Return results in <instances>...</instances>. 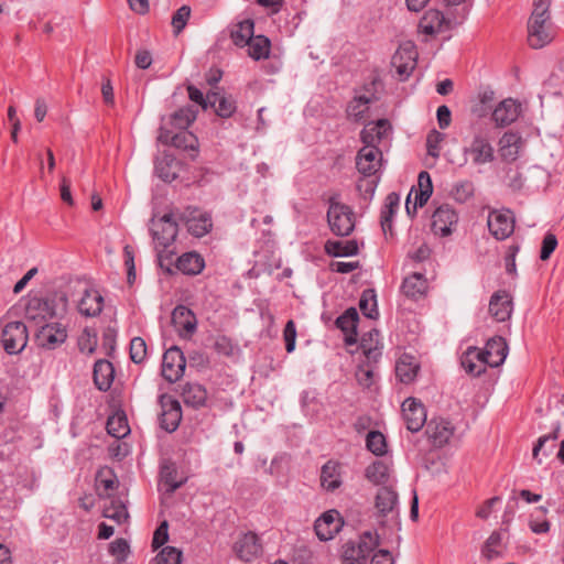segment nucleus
Returning <instances> with one entry per match:
<instances>
[{"label":"nucleus","instance_id":"obj_1","mask_svg":"<svg viewBox=\"0 0 564 564\" xmlns=\"http://www.w3.org/2000/svg\"><path fill=\"white\" fill-rule=\"evenodd\" d=\"M67 299L64 293L46 296H31L25 306V318L31 327L50 323L66 312Z\"/></svg>","mask_w":564,"mask_h":564},{"label":"nucleus","instance_id":"obj_2","mask_svg":"<svg viewBox=\"0 0 564 564\" xmlns=\"http://www.w3.org/2000/svg\"><path fill=\"white\" fill-rule=\"evenodd\" d=\"M327 223L330 231L338 237H347L355 229V214L350 206L337 200L336 196L328 199Z\"/></svg>","mask_w":564,"mask_h":564},{"label":"nucleus","instance_id":"obj_3","mask_svg":"<svg viewBox=\"0 0 564 564\" xmlns=\"http://www.w3.org/2000/svg\"><path fill=\"white\" fill-rule=\"evenodd\" d=\"M380 544L377 532L365 531L357 542L349 541L344 545L343 561L365 564L368 556Z\"/></svg>","mask_w":564,"mask_h":564},{"label":"nucleus","instance_id":"obj_4","mask_svg":"<svg viewBox=\"0 0 564 564\" xmlns=\"http://www.w3.org/2000/svg\"><path fill=\"white\" fill-rule=\"evenodd\" d=\"M417 50L413 42L406 41L402 43L392 55L391 65L395 68L399 80H406L417 64Z\"/></svg>","mask_w":564,"mask_h":564},{"label":"nucleus","instance_id":"obj_5","mask_svg":"<svg viewBox=\"0 0 564 564\" xmlns=\"http://www.w3.org/2000/svg\"><path fill=\"white\" fill-rule=\"evenodd\" d=\"M28 338V328L19 321L7 323L1 330V344L9 355L20 354L25 348Z\"/></svg>","mask_w":564,"mask_h":564},{"label":"nucleus","instance_id":"obj_6","mask_svg":"<svg viewBox=\"0 0 564 564\" xmlns=\"http://www.w3.org/2000/svg\"><path fill=\"white\" fill-rule=\"evenodd\" d=\"M34 338L39 347L53 350L61 346L67 338V329L61 323L52 321L36 326Z\"/></svg>","mask_w":564,"mask_h":564},{"label":"nucleus","instance_id":"obj_7","mask_svg":"<svg viewBox=\"0 0 564 564\" xmlns=\"http://www.w3.org/2000/svg\"><path fill=\"white\" fill-rule=\"evenodd\" d=\"M161 413L159 422L162 430L173 433L180 426L183 417L181 403L170 394H161L159 398Z\"/></svg>","mask_w":564,"mask_h":564},{"label":"nucleus","instance_id":"obj_8","mask_svg":"<svg viewBox=\"0 0 564 564\" xmlns=\"http://www.w3.org/2000/svg\"><path fill=\"white\" fill-rule=\"evenodd\" d=\"M108 436L112 438H126L130 435L131 429L128 416L121 408V399L111 393V400H108Z\"/></svg>","mask_w":564,"mask_h":564},{"label":"nucleus","instance_id":"obj_9","mask_svg":"<svg viewBox=\"0 0 564 564\" xmlns=\"http://www.w3.org/2000/svg\"><path fill=\"white\" fill-rule=\"evenodd\" d=\"M186 358L177 346L164 351L162 358V377L170 383L178 381L185 371Z\"/></svg>","mask_w":564,"mask_h":564},{"label":"nucleus","instance_id":"obj_10","mask_svg":"<svg viewBox=\"0 0 564 564\" xmlns=\"http://www.w3.org/2000/svg\"><path fill=\"white\" fill-rule=\"evenodd\" d=\"M514 216L510 209L492 210L488 216V229L497 240H505L514 231Z\"/></svg>","mask_w":564,"mask_h":564},{"label":"nucleus","instance_id":"obj_11","mask_svg":"<svg viewBox=\"0 0 564 564\" xmlns=\"http://www.w3.org/2000/svg\"><path fill=\"white\" fill-rule=\"evenodd\" d=\"M232 550L240 561L251 562L262 554L263 547L259 535L248 531L239 535L234 543Z\"/></svg>","mask_w":564,"mask_h":564},{"label":"nucleus","instance_id":"obj_12","mask_svg":"<svg viewBox=\"0 0 564 564\" xmlns=\"http://www.w3.org/2000/svg\"><path fill=\"white\" fill-rule=\"evenodd\" d=\"M382 152L379 147H362L356 155V169L364 177L377 174L381 165Z\"/></svg>","mask_w":564,"mask_h":564},{"label":"nucleus","instance_id":"obj_13","mask_svg":"<svg viewBox=\"0 0 564 564\" xmlns=\"http://www.w3.org/2000/svg\"><path fill=\"white\" fill-rule=\"evenodd\" d=\"M457 223L458 215L448 204L441 205L432 215V230L442 237L451 235Z\"/></svg>","mask_w":564,"mask_h":564},{"label":"nucleus","instance_id":"obj_14","mask_svg":"<svg viewBox=\"0 0 564 564\" xmlns=\"http://www.w3.org/2000/svg\"><path fill=\"white\" fill-rule=\"evenodd\" d=\"M402 415L406 429L411 432H419L426 423V410L422 402L415 398H408L402 403Z\"/></svg>","mask_w":564,"mask_h":564},{"label":"nucleus","instance_id":"obj_15","mask_svg":"<svg viewBox=\"0 0 564 564\" xmlns=\"http://www.w3.org/2000/svg\"><path fill=\"white\" fill-rule=\"evenodd\" d=\"M465 154H470L475 165L491 163L495 160V149L488 137L478 133L475 134L468 148L464 150Z\"/></svg>","mask_w":564,"mask_h":564},{"label":"nucleus","instance_id":"obj_16","mask_svg":"<svg viewBox=\"0 0 564 564\" xmlns=\"http://www.w3.org/2000/svg\"><path fill=\"white\" fill-rule=\"evenodd\" d=\"M343 523L337 510H328L315 521L314 530L321 541H328L339 532Z\"/></svg>","mask_w":564,"mask_h":564},{"label":"nucleus","instance_id":"obj_17","mask_svg":"<svg viewBox=\"0 0 564 564\" xmlns=\"http://www.w3.org/2000/svg\"><path fill=\"white\" fill-rule=\"evenodd\" d=\"M153 240L163 248L172 245L177 236V223L172 213L163 215L152 230Z\"/></svg>","mask_w":564,"mask_h":564},{"label":"nucleus","instance_id":"obj_18","mask_svg":"<svg viewBox=\"0 0 564 564\" xmlns=\"http://www.w3.org/2000/svg\"><path fill=\"white\" fill-rule=\"evenodd\" d=\"M454 426L444 419H432L425 430L432 446L441 448L445 446L454 435Z\"/></svg>","mask_w":564,"mask_h":564},{"label":"nucleus","instance_id":"obj_19","mask_svg":"<svg viewBox=\"0 0 564 564\" xmlns=\"http://www.w3.org/2000/svg\"><path fill=\"white\" fill-rule=\"evenodd\" d=\"M550 20H529L528 43L532 48H541L553 40Z\"/></svg>","mask_w":564,"mask_h":564},{"label":"nucleus","instance_id":"obj_20","mask_svg":"<svg viewBox=\"0 0 564 564\" xmlns=\"http://www.w3.org/2000/svg\"><path fill=\"white\" fill-rule=\"evenodd\" d=\"M513 310L512 296L505 290L495 292L489 301V313L497 322H506Z\"/></svg>","mask_w":564,"mask_h":564},{"label":"nucleus","instance_id":"obj_21","mask_svg":"<svg viewBox=\"0 0 564 564\" xmlns=\"http://www.w3.org/2000/svg\"><path fill=\"white\" fill-rule=\"evenodd\" d=\"M391 129L392 127L388 119H378L365 126L360 132V140L364 147H378Z\"/></svg>","mask_w":564,"mask_h":564},{"label":"nucleus","instance_id":"obj_22","mask_svg":"<svg viewBox=\"0 0 564 564\" xmlns=\"http://www.w3.org/2000/svg\"><path fill=\"white\" fill-rule=\"evenodd\" d=\"M358 322L359 314L355 307L347 308L335 322L336 326L344 333V340L348 346L356 344L358 340Z\"/></svg>","mask_w":564,"mask_h":564},{"label":"nucleus","instance_id":"obj_23","mask_svg":"<svg viewBox=\"0 0 564 564\" xmlns=\"http://www.w3.org/2000/svg\"><path fill=\"white\" fill-rule=\"evenodd\" d=\"M154 170L155 174L162 181L171 183L178 176L182 170V163L172 154L164 152L155 159Z\"/></svg>","mask_w":564,"mask_h":564},{"label":"nucleus","instance_id":"obj_24","mask_svg":"<svg viewBox=\"0 0 564 564\" xmlns=\"http://www.w3.org/2000/svg\"><path fill=\"white\" fill-rule=\"evenodd\" d=\"M520 105L512 98L502 100L492 111V120L497 127H507L519 117Z\"/></svg>","mask_w":564,"mask_h":564},{"label":"nucleus","instance_id":"obj_25","mask_svg":"<svg viewBox=\"0 0 564 564\" xmlns=\"http://www.w3.org/2000/svg\"><path fill=\"white\" fill-rule=\"evenodd\" d=\"M523 145V139L520 133L507 131L499 140V153L503 161L513 162L519 156V150Z\"/></svg>","mask_w":564,"mask_h":564},{"label":"nucleus","instance_id":"obj_26","mask_svg":"<svg viewBox=\"0 0 564 564\" xmlns=\"http://www.w3.org/2000/svg\"><path fill=\"white\" fill-rule=\"evenodd\" d=\"M181 395L186 405L199 409L206 405L208 393L198 382H185L182 386Z\"/></svg>","mask_w":564,"mask_h":564},{"label":"nucleus","instance_id":"obj_27","mask_svg":"<svg viewBox=\"0 0 564 564\" xmlns=\"http://www.w3.org/2000/svg\"><path fill=\"white\" fill-rule=\"evenodd\" d=\"M420 371V364L415 357L409 354H403L397 361L395 376L405 384L412 383Z\"/></svg>","mask_w":564,"mask_h":564},{"label":"nucleus","instance_id":"obj_28","mask_svg":"<svg viewBox=\"0 0 564 564\" xmlns=\"http://www.w3.org/2000/svg\"><path fill=\"white\" fill-rule=\"evenodd\" d=\"M185 226L192 236L200 238L212 230L213 220L209 214L194 210L185 219Z\"/></svg>","mask_w":564,"mask_h":564},{"label":"nucleus","instance_id":"obj_29","mask_svg":"<svg viewBox=\"0 0 564 564\" xmlns=\"http://www.w3.org/2000/svg\"><path fill=\"white\" fill-rule=\"evenodd\" d=\"M446 23L444 13L436 9H430L424 12L419 21V31L426 35H435L442 31V26Z\"/></svg>","mask_w":564,"mask_h":564},{"label":"nucleus","instance_id":"obj_30","mask_svg":"<svg viewBox=\"0 0 564 564\" xmlns=\"http://www.w3.org/2000/svg\"><path fill=\"white\" fill-rule=\"evenodd\" d=\"M175 267L183 274L197 275L204 270L205 260L199 253L189 251L177 258Z\"/></svg>","mask_w":564,"mask_h":564},{"label":"nucleus","instance_id":"obj_31","mask_svg":"<svg viewBox=\"0 0 564 564\" xmlns=\"http://www.w3.org/2000/svg\"><path fill=\"white\" fill-rule=\"evenodd\" d=\"M508 354V345L503 337L495 336L487 340L485 355H489V367L495 368L503 364Z\"/></svg>","mask_w":564,"mask_h":564},{"label":"nucleus","instance_id":"obj_32","mask_svg":"<svg viewBox=\"0 0 564 564\" xmlns=\"http://www.w3.org/2000/svg\"><path fill=\"white\" fill-rule=\"evenodd\" d=\"M427 288L424 274L414 272L403 280L401 291L406 297L416 300L426 293Z\"/></svg>","mask_w":564,"mask_h":564},{"label":"nucleus","instance_id":"obj_33","mask_svg":"<svg viewBox=\"0 0 564 564\" xmlns=\"http://www.w3.org/2000/svg\"><path fill=\"white\" fill-rule=\"evenodd\" d=\"M104 307V297L97 290H86L78 302V310L85 316H96Z\"/></svg>","mask_w":564,"mask_h":564},{"label":"nucleus","instance_id":"obj_34","mask_svg":"<svg viewBox=\"0 0 564 564\" xmlns=\"http://www.w3.org/2000/svg\"><path fill=\"white\" fill-rule=\"evenodd\" d=\"M172 323L177 329L192 334L196 329L197 319L191 308L177 305L172 312Z\"/></svg>","mask_w":564,"mask_h":564},{"label":"nucleus","instance_id":"obj_35","mask_svg":"<svg viewBox=\"0 0 564 564\" xmlns=\"http://www.w3.org/2000/svg\"><path fill=\"white\" fill-rule=\"evenodd\" d=\"M399 204H400V196L395 192L389 193L388 196L386 197V202H384V205H383V207L381 209V214H380V225H381V228H382V231L384 232V235L390 232V235L392 236V234H393L392 232V220H393L394 214L397 213Z\"/></svg>","mask_w":564,"mask_h":564},{"label":"nucleus","instance_id":"obj_36","mask_svg":"<svg viewBox=\"0 0 564 564\" xmlns=\"http://www.w3.org/2000/svg\"><path fill=\"white\" fill-rule=\"evenodd\" d=\"M321 485L327 491H334L341 485L340 465L337 462L328 460L321 470Z\"/></svg>","mask_w":564,"mask_h":564},{"label":"nucleus","instance_id":"obj_37","mask_svg":"<svg viewBox=\"0 0 564 564\" xmlns=\"http://www.w3.org/2000/svg\"><path fill=\"white\" fill-rule=\"evenodd\" d=\"M325 252L332 257H350L359 252L358 242L355 239L341 240H327L324 246Z\"/></svg>","mask_w":564,"mask_h":564},{"label":"nucleus","instance_id":"obj_38","mask_svg":"<svg viewBox=\"0 0 564 564\" xmlns=\"http://www.w3.org/2000/svg\"><path fill=\"white\" fill-rule=\"evenodd\" d=\"M171 145L191 152V158L194 159L198 153V139L197 137L188 131L182 130L171 137Z\"/></svg>","mask_w":564,"mask_h":564},{"label":"nucleus","instance_id":"obj_39","mask_svg":"<svg viewBox=\"0 0 564 564\" xmlns=\"http://www.w3.org/2000/svg\"><path fill=\"white\" fill-rule=\"evenodd\" d=\"M198 110L195 106H184L174 111L170 117V123L172 127L182 130L187 128L195 121Z\"/></svg>","mask_w":564,"mask_h":564},{"label":"nucleus","instance_id":"obj_40","mask_svg":"<svg viewBox=\"0 0 564 564\" xmlns=\"http://www.w3.org/2000/svg\"><path fill=\"white\" fill-rule=\"evenodd\" d=\"M397 503L398 494L391 487L383 486L378 490L375 505L381 516L392 512Z\"/></svg>","mask_w":564,"mask_h":564},{"label":"nucleus","instance_id":"obj_41","mask_svg":"<svg viewBox=\"0 0 564 564\" xmlns=\"http://www.w3.org/2000/svg\"><path fill=\"white\" fill-rule=\"evenodd\" d=\"M254 31V22L251 19H246L238 24L230 32V39L236 46L245 47L252 39Z\"/></svg>","mask_w":564,"mask_h":564},{"label":"nucleus","instance_id":"obj_42","mask_svg":"<svg viewBox=\"0 0 564 564\" xmlns=\"http://www.w3.org/2000/svg\"><path fill=\"white\" fill-rule=\"evenodd\" d=\"M248 54L254 61L265 59L270 56L271 41L265 35H253L247 43Z\"/></svg>","mask_w":564,"mask_h":564},{"label":"nucleus","instance_id":"obj_43","mask_svg":"<svg viewBox=\"0 0 564 564\" xmlns=\"http://www.w3.org/2000/svg\"><path fill=\"white\" fill-rule=\"evenodd\" d=\"M370 104V99L366 98V95H359L356 91V95L347 106V117L351 119L354 122L362 121L366 117Z\"/></svg>","mask_w":564,"mask_h":564},{"label":"nucleus","instance_id":"obj_44","mask_svg":"<svg viewBox=\"0 0 564 564\" xmlns=\"http://www.w3.org/2000/svg\"><path fill=\"white\" fill-rule=\"evenodd\" d=\"M417 189H413L414 204L419 207H423L433 193V184L429 172L422 171L417 177Z\"/></svg>","mask_w":564,"mask_h":564},{"label":"nucleus","instance_id":"obj_45","mask_svg":"<svg viewBox=\"0 0 564 564\" xmlns=\"http://www.w3.org/2000/svg\"><path fill=\"white\" fill-rule=\"evenodd\" d=\"M209 107L214 108L216 115L224 119L230 118L237 110L236 100L231 96H226L219 91H216Z\"/></svg>","mask_w":564,"mask_h":564},{"label":"nucleus","instance_id":"obj_46","mask_svg":"<svg viewBox=\"0 0 564 564\" xmlns=\"http://www.w3.org/2000/svg\"><path fill=\"white\" fill-rule=\"evenodd\" d=\"M365 477L373 485H384L389 480V466L382 460H376L366 468Z\"/></svg>","mask_w":564,"mask_h":564},{"label":"nucleus","instance_id":"obj_47","mask_svg":"<svg viewBox=\"0 0 564 564\" xmlns=\"http://www.w3.org/2000/svg\"><path fill=\"white\" fill-rule=\"evenodd\" d=\"M359 308L366 317L370 319L377 318V296L373 289H366L362 291L359 300Z\"/></svg>","mask_w":564,"mask_h":564},{"label":"nucleus","instance_id":"obj_48","mask_svg":"<svg viewBox=\"0 0 564 564\" xmlns=\"http://www.w3.org/2000/svg\"><path fill=\"white\" fill-rule=\"evenodd\" d=\"M129 512L127 509V501L121 500L120 497H113L108 507V519L116 521L118 524L128 523Z\"/></svg>","mask_w":564,"mask_h":564},{"label":"nucleus","instance_id":"obj_49","mask_svg":"<svg viewBox=\"0 0 564 564\" xmlns=\"http://www.w3.org/2000/svg\"><path fill=\"white\" fill-rule=\"evenodd\" d=\"M366 447L376 456H383L387 453V441L380 431H370L366 437Z\"/></svg>","mask_w":564,"mask_h":564},{"label":"nucleus","instance_id":"obj_50","mask_svg":"<svg viewBox=\"0 0 564 564\" xmlns=\"http://www.w3.org/2000/svg\"><path fill=\"white\" fill-rule=\"evenodd\" d=\"M130 552V544L124 538H117L108 544V553L115 557L118 564L126 562Z\"/></svg>","mask_w":564,"mask_h":564},{"label":"nucleus","instance_id":"obj_51","mask_svg":"<svg viewBox=\"0 0 564 564\" xmlns=\"http://www.w3.org/2000/svg\"><path fill=\"white\" fill-rule=\"evenodd\" d=\"M130 359L134 364H142L147 359L148 347L142 337H133L129 348Z\"/></svg>","mask_w":564,"mask_h":564},{"label":"nucleus","instance_id":"obj_52","mask_svg":"<svg viewBox=\"0 0 564 564\" xmlns=\"http://www.w3.org/2000/svg\"><path fill=\"white\" fill-rule=\"evenodd\" d=\"M191 7L184 4L174 12L171 24L175 36L185 29L191 17Z\"/></svg>","mask_w":564,"mask_h":564},{"label":"nucleus","instance_id":"obj_53","mask_svg":"<svg viewBox=\"0 0 564 564\" xmlns=\"http://www.w3.org/2000/svg\"><path fill=\"white\" fill-rule=\"evenodd\" d=\"M182 552L174 546L163 547L154 557L155 564H180Z\"/></svg>","mask_w":564,"mask_h":564},{"label":"nucleus","instance_id":"obj_54","mask_svg":"<svg viewBox=\"0 0 564 564\" xmlns=\"http://www.w3.org/2000/svg\"><path fill=\"white\" fill-rule=\"evenodd\" d=\"M474 184L470 181H463L454 185L451 194L458 203H465L474 195Z\"/></svg>","mask_w":564,"mask_h":564},{"label":"nucleus","instance_id":"obj_55","mask_svg":"<svg viewBox=\"0 0 564 564\" xmlns=\"http://www.w3.org/2000/svg\"><path fill=\"white\" fill-rule=\"evenodd\" d=\"M187 93L189 99L193 102L199 105L204 110L209 107L210 100H213V98L216 96V91H209L206 96H204L203 91L194 85L187 86Z\"/></svg>","mask_w":564,"mask_h":564},{"label":"nucleus","instance_id":"obj_56","mask_svg":"<svg viewBox=\"0 0 564 564\" xmlns=\"http://www.w3.org/2000/svg\"><path fill=\"white\" fill-rule=\"evenodd\" d=\"M124 438H113L111 442H108V455L117 460H121L124 458L130 451V446Z\"/></svg>","mask_w":564,"mask_h":564},{"label":"nucleus","instance_id":"obj_57","mask_svg":"<svg viewBox=\"0 0 564 564\" xmlns=\"http://www.w3.org/2000/svg\"><path fill=\"white\" fill-rule=\"evenodd\" d=\"M124 265L127 268V282L131 286L137 278L134 265V251L133 248L127 245L123 248Z\"/></svg>","mask_w":564,"mask_h":564},{"label":"nucleus","instance_id":"obj_58","mask_svg":"<svg viewBox=\"0 0 564 564\" xmlns=\"http://www.w3.org/2000/svg\"><path fill=\"white\" fill-rule=\"evenodd\" d=\"M78 347L82 352L91 355L97 347L96 334L91 333L88 329H85L84 333L78 338Z\"/></svg>","mask_w":564,"mask_h":564},{"label":"nucleus","instance_id":"obj_59","mask_svg":"<svg viewBox=\"0 0 564 564\" xmlns=\"http://www.w3.org/2000/svg\"><path fill=\"white\" fill-rule=\"evenodd\" d=\"M444 140V134L435 129L431 130L426 137V149L429 155L438 158L440 143Z\"/></svg>","mask_w":564,"mask_h":564},{"label":"nucleus","instance_id":"obj_60","mask_svg":"<svg viewBox=\"0 0 564 564\" xmlns=\"http://www.w3.org/2000/svg\"><path fill=\"white\" fill-rule=\"evenodd\" d=\"M356 379L364 388H370L373 383V368L370 364H361L357 367Z\"/></svg>","mask_w":564,"mask_h":564},{"label":"nucleus","instance_id":"obj_61","mask_svg":"<svg viewBox=\"0 0 564 564\" xmlns=\"http://www.w3.org/2000/svg\"><path fill=\"white\" fill-rule=\"evenodd\" d=\"M556 247H557L556 236L552 232H547L542 240L541 250H540V259L542 261L549 260L551 258L552 253L555 251Z\"/></svg>","mask_w":564,"mask_h":564},{"label":"nucleus","instance_id":"obj_62","mask_svg":"<svg viewBox=\"0 0 564 564\" xmlns=\"http://www.w3.org/2000/svg\"><path fill=\"white\" fill-rule=\"evenodd\" d=\"M169 540V523L166 520L161 522L155 529L152 538L151 546L153 551L163 546Z\"/></svg>","mask_w":564,"mask_h":564},{"label":"nucleus","instance_id":"obj_63","mask_svg":"<svg viewBox=\"0 0 564 564\" xmlns=\"http://www.w3.org/2000/svg\"><path fill=\"white\" fill-rule=\"evenodd\" d=\"M460 362L465 371L473 377H479L486 372V367L477 362L473 357H469L466 352H464Z\"/></svg>","mask_w":564,"mask_h":564},{"label":"nucleus","instance_id":"obj_64","mask_svg":"<svg viewBox=\"0 0 564 564\" xmlns=\"http://www.w3.org/2000/svg\"><path fill=\"white\" fill-rule=\"evenodd\" d=\"M501 543V534L498 531L492 532L487 539L485 546L482 549V555L488 560H491L498 556L500 553L495 550L496 546H499Z\"/></svg>","mask_w":564,"mask_h":564}]
</instances>
